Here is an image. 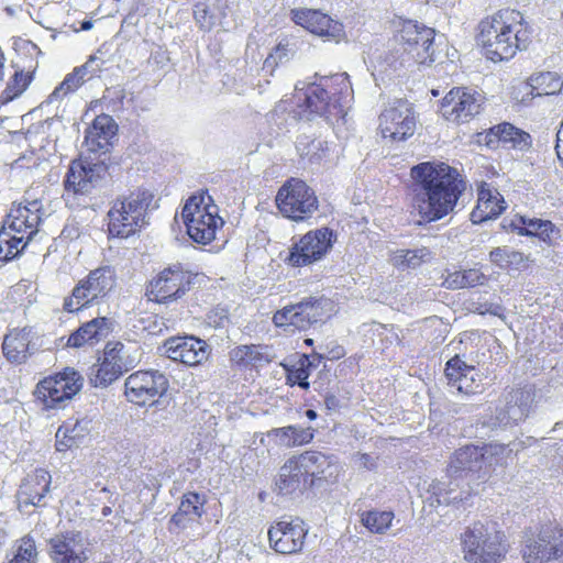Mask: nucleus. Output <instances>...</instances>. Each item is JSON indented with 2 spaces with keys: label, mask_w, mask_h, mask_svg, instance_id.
<instances>
[{
  "label": "nucleus",
  "mask_w": 563,
  "mask_h": 563,
  "mask_svg": "<svg viewBox=\"0 0 563 563\" xmlns=\"http://www.w3.org/2000/svg\"><path fill=\"white\" fill-rule=\"evenodd\" d=\"M410 175L411 205L426 222L438 221L451 213L466 187L461 174L444 163L418 164Z\"/></svg>",
  "instance_id": "obj_1"
},
{
  "label": "nucleus",
  "mask_w": 563,
  "mask_h": 563,
  "mask_svg": "<svg viewBox=\"0 0 563 563\" xmlns=\"http://www.w3.org/2000/svg\"><path fill=\"white\" fill-rule=\"evenodd\" d=\"M531 27L517 10H500L479 23L478 44L493 62L508 60L530 42Z\"/></svg>",
  "instance_id": "obj_2"
},
{
  "label": "nucleus",
  "mask_w": 563,
  "mask_h": 563,
  "mask_svg": "<svg viewBox=\"0 0 563 563\" xmlns=\"http://www.w3.org/2000/svg\"><path fill=\"white\" fill-rule=\"evenodd\" d=\"M305 89L303 103L298 106L300 119L313 120L320 117L331 125L344 122L353 93L346 74L324 77L320 84L299 81L295 86L297 93Z\"/></svg>",
  "instance_id": "obj_3"
},
{
  "label": "nucleus",
  "mask_w": 563,
  "mask_h": 563,
  "mask_svg": "<svg viewBox=\"0 0 563 563\" xmlns=\"http://www.w3.org/2000/svg\"><path fill=\"white\" fill-rule=\"evenodd\" d=\"M41 220L42 203L37 199L12 207L0 230V261L19 255L37 232Z\"/></svg>",
  "instance_id": "obj_4"
},
{
  "label": "nucleus",
  "mask_w": 563,
  "mask_h": 563,
  "mask_svg": "<svg viewBox=\"0 0 563 563\" xmlns=\"http://www.w3.org/2000/svg\"><path fill=\"white\" fill-rule=\"evenodd\" d=\"M464 558L471 563H498L508 552L503 531L494 526L474 523L462 536Z\"/></svg>",
  "instance_id": "obj_5"
},
{
  "label": "nucleus",
  "mask_w": 563,
  "mask_h": 563,
  "mask_svg": "<svg viewBox=\"0 0 563 563\" xmlns=\"http://www.w3.org/2000/svg\"><path fill=\"white\" fill-rule=\"evenodd\" d=\"M153 195L147 190H137L123 199H118L108 212L109 233L126 239L140 231L146 223V214Z\"/></svg>",
  "instance_id": "obj_6"
},
{
  "label": "nucleus",
  "mask_w": 563,
  "mask_h": 563,
  "mask_svg": "<svg viewBox=\"0 0 563 563\" xmlns=\"http://www.w3.org/2000/svg\"><path fill=\"white\" fill-rule=\"evenodd\" d=\"M181 218L188 235L200 244L212 242L217 230L224 223L218 214V207L211 203V197L203 194L191 196L186 201Z\"/></svg>",
  "instance_id": "obj_7"
},
{
  "label": "nucleus",
  "mask_w": 563,
  "mask_h": 563,
  "mask_svg": "<svg viewBox=\"0 0 563 563\" xmlns=\"http://www.w3.org/2000/svg\"><path fill=\"white\" fill-rule=\"evenodd\" d=\"M334 311L335 305L332 300L323 296L310 297L277 310L273 316V322L287 332L305 331Z\"/></svg>",
  "instance_id": "obj_8"
},
{
  "label": "nucleus",
  "mask_w": 563,
  "mask_h": 563,
  "mask_svg": "<svg viewBox=\"0 0 563 563\" xmlns=\"http://www.w3.org/2000/svg\"><path fill=\"white\" fill-rule=\"evenodd\" d=\"M526 563H548L563 556V527L550 522L538 532H526L521 550Z\"/></svg>",
  "instance_id": "obj_9"
},
{
  "label": "nucleus",
  "mask_w": 563,
  "mask_h": 563,
  "mask_svg": "<svg viewBox=\"0 0 563 563\" xmlns=\"http://www.w3.org/2000/svg\"><path fill=\"white\" fill-rule=\"evenodd\" d=\"M276 203L279 211L294 221L305 220L318 209L314 191L298 178L287 180L279 188Z\"/></svg>",
  "instance_id": "obj_10"
},
{
  "label": "nucleus",
  "mask_w": 563,
  "mask_h": 563,
  "mask_svg": "<svg viewBox=\"0 0 563 563\" xmlns=\"http://www.w3.org/2000/svg\"><path fill=\"white\" fill-rule=\"evenodd\" d=\"M84 385L82 376L71 367L41 380L35 389L36 397L46 408H58L77 395Z\"/></svg>",
  "instance_id": "obj_11"
},
{
  "label": "nucleus",
  "mask_w": 563,
  "mask_h": 563,
  "mask_svg": "<svg viewBox=\"0 0 563 563\" xmlns=\"http://www.w3.org/2000/svg\"><path fill=\"white\" fill-rule=\"evenodd\" d=\"M168 389L166 376L158 371H137L126 377L124 395L136 406L154 405Z\"/></svg>",
  "instance_id": "obj_12"
},
{
  "label": "nucleus",
  "mask_w": 563,
  "mask_h": 563,
  "mask_svg": "<svg viewBox=\"0 0 563 563\" xmlns=\"http://www.w3.org/2000/svg\"><path fill=\"white\" fill-rule=\"evenodd\" d=\"M415 130L416 118L408 101L395 100L379 115V131L384 139L404 141L413 135Z\"/></svg>",
  "instance_id": "obj_13"
},
{
  "label": "nucleus",
  "mask_w": 563,
  "mask_h": 563,
  "mask_svg": "<svg viewBox=\"0 0 563 563\" xmlns=\"http://www.w3.org/2000/svg\"><path fill=\"white\" fill-rule=\"evenodd\" d=\"M484 97L481 92L465 87H455L443 98L441 113L448 121L465 123L481 112Z\"/></svg>",
  "instance_id": "obj_14"
},
{
  "label": "nucleus",
  "mask_w": 563,
  "mask_h": 563,
  "mask_svg": "<svg viewBox=\"0 0 563 563\" xmlns=\"http://www.w3.org/2000/svg\"><path fill=\"white\" fill-rule=\"evenodd\" d=\"M333 231L321 228L306 233L290 250L288 262L291 266L310 265L324 257L333 244Z\"/></svg>",
  "instance_id": "obj_15"
},
{
  "label": "nucleus",
  "mask_w": 563,
  "mask_h": 563,
  "mask_svg": "<svg viewBox=\"0 0 563 563\" xmlns=\"http://www.w3.org/2000/svg\"><path fill=\"white\" fill-rule=\"evenodd\" d=\"M435 31L431 27L420 25L418 22L404 21L399 29V40L405 51L420 65L433 63V41Z\"/></svg>",
  "instance_id": "obj_16"
},
{
  "label": "nucleus",
  "mask_w": 563,
  "mask_h": 563,
  "mask_svg": "<svg viewBox=\"0 0 563 563\" xmlns=\"http://www.w3.org/2000/svg\"><path fill=\"white\" fill-rule=\"evenodd\" d=\"M49 544L53 563H87L92 555L91 543L81 532L56 534Z\"/></svg>",
  "instance_id": "obj_17"
},
{
  "label": "nucleus",
  "mask_w": 563,
  "mask_h": 563,
  "mask_svg": "<svg viewBox=\"0 0 563 563\" xmlns=\"http://www.w3.org/2000/svg\"><path fill=\"white\" fill-rule=\"evenodd\" d=\"M308 531L300 518L282 519L268 530L269 544L282 554L297 553L302 550Z\"/></svg>",
  "instance_id": "obj_18"
},
{
  "label": "nucleus",
  "mask_w": 563,
  "mask_h": 563,
  "mask_svg": "<svg viewBox=\"0 0 563 563\" xmlns=\"http://www.w3.org/2000/svg\"><path fill=\"white\" fill-rule=\"evenodd\" d=\"M478 446L471 445L459 449L449 464V476L455 479L465 478L468 482L485 478L488 475V466Z\"/></svg>",
  "instance_id": "obj_19"
},
{
  "label": "nucleus",
  "mask_w": 563,
  "mask_h": 563,
  "mask_svg": "<svg viewBox=\"0 0 563 563\" xmlns=\"http://www.w3.org/2000/svg\"><path fill=\"white\" fill-rule=\"evenodd\" d=\"M164 347L167 357L188 366L198 365L208 357L206 342L194 336L168 339Z\"/></svg>",
  "instance_id": "obj_20"
},
{
  "label": "nucleus",
  "mask_w": 563,
  "mask_h": 563,
  "mask_svg": "<svg viewBox=\"0 0 563 563\" xmlns=\"http://www.w3.org/2000/svg\"><path fill=\"white\" fill-rule=\"evenodd\" d=\"M292 20L309 32L338 41L343 35V25L329 15L311 9L292 10Z\"/></svg>",
  "instance_id": "obj_21"
},
{
  "label": "nucleus",
  "mask_w": 563,
  "mask_h": 563,
  "mask_svg": "<svg viewBox=\"0 0 563 563\" xmlns=\"http://www.w3.org/2000/svg\"><path fill=\"white\" fill-rule=\"evenodd\" d=\"M51 483L52 476L44 468H37L27 474L18 493L19 507L42 506V500L49 492Z\"/></svg>",
  "instance_id": "obj_22"
},
{
  "label": "nucleus",
  "mask_w": 563,
  "mask_h": 563,
  "mask_svg": "<svg viewBox=\"0 0 563 563\" xmlns=\"http://www.w3.org/2000/svg\"><path fill=\"white\" fill-rule=\"evenodd\" d=\"M297 151L311 166L331 164L340 155V146L336 143L322 139L302 137L297 142Z\"/></svg>",
  "instance_id": "obj_23"
},
{
  "label": "nucleus",
  "mask_w": 563,
  "mask_h": 563,
  "mask_svg": "<svg viewBox=\"0 0 563 563\" xmlns=\"http://www.w3.org/2000/svg\"><path fill=\"white\" fill-rule=\"evenodd\" d=\"M477 196V206L471 213L474 223L496 218L506 208L503 196L486 183L479 186Z\"/></svg>",
  "instance_id": "obj_24"
},
{
  "label": "nucleus",
  "mask_w": 563,
  "mask_h": 563,
  "mask_svg": "<svg viewBox=\"0 0 563 563\" xmlns=\"http://www.w3.org/2000/svg\"><path fill=\"white\" fill-rule=\"evenodd\" d=\"M117 124L110 115H98L90 128H88L85 136L84 145L89 152H107L110 140L114 136Z\"/></svg>",
  "instance_id": "obj_25"
},
{
  "label": "nucleus",
  "mask_w": 563,
  "mask_h": 563,
  "mask_svg": "<svg viewBox=\"0 0 563 563\" xmlns=\"http://www.w3.org/2000/svg\"><path fill=\"white\" fill-rule=\"evenodd\" d=\"M104 60L97 55L90 56V58L79 68H76L71 74L67 75L64 81L55 88L49 98L52 100L62 98L67 93L78 89L85 81V76L89 75L93 77L96 74L102 70Z\"/></svg>",
  "instance_id": "obj_26"
},
{
  "label": "nucleus",
  "mask_w": 563,
  "mask_h": 563,
  "mask_svg": "<svg viewBox=\"0 0 563 563\" xmlns=\"http://www.w3.org/2000/svg\"><path fill=\"white\" fill-rule=\"evenodd\" d=\"M32 330L27 328L12 330L4 336L2 350L8 361L21 364L31 355Z\"/></svg>",
  "instance_id": "obj_27"
},
{
  "label": "nucleus",
  "mask_w": 563,
  "mask_h": 563,
  "mask_svg": "<svg viewBox=\"0 0 563 563\" xmlns=\"http://www.w3.org/2000/svg\"><path fill=\"white\" fill-rule=\"evenodd\" d=\"M90 420L82 418L63 423L56 431V450L64 452L78 446L90 433Z\"/></svg>",
  "instance_id": "obj_28"
},
{
  "label": "nucleus",
  "mask_w": 563,
  "mask_h": 563,
  "mask_svg": "<svg viewBox=\"0 0 563 563\" xmlns=\"http://www.w3.org/2000/svg\"><path fill=\"white\" fill-rule=\"evenodd\" d=\"M267 435L279 446L294 448L310 443L314 430L311 427L287 426L272 429Z\"/></svg>",
  "instance_id": "obj_29"
},
{
  "label": "nucleus",
  "mask_w": 563,
  "mask_h": 563,
  "mask_svg": "<svg viewBox=\"0 0 563 563\" xmlns=\"http://www.w3.org/2000/svg\"><path fill=\"white\" fill-rule=\"evenodd\" d=\"M203 503V498L197 493L185 494L178 511L172 518V522L181 529L197 522L202 516Z\"/></svg>",
  "instance_id": "obj_30"
},
{
  "label": "nucleus",
  "mask_w": 563,
  "mask_h": 563,
  "mask_svg": "<svg viewBox=\"0 0 563 563\" xmlns=\"http://www.w3.org/2000/svg\"><path fill=\"white\" fill-rule=\"evenodd\" d=\"M109 332L108 321L106 318L93 319L76 332H74L67 341V345L71 347H80L85 344H93L106 338Z\"/></svg>",
  "instance_id": "obj_31"
},
{
  "label": "nucleus",
  "mask_w": 563,
  "mask_h": 563,
  "mask_svg": "<svg viewBox=\"0 0 563 563\" xmlns=\"http://www.w3.org/2000/svg\"><path fill=\"white\" fill-rule=\"evenodd\" d=\"M308 482L305 473L299 468L296 459L292 456L280 467L276 486L282 494H291L305 487Z\"/></svg>",
  "instance_id": "obj_32"
},
{
  "label": "nucleus",
  "mask_w": 563,
  "mask_h": 563,
  "mask_svg": "<svg viewBox=\"0 0 563 563\" xmlns=\"http://www.w3.org/2000/svg\"><path fill=\"white\" fill-rule=\"evenodd\" d=\"M104 294V287L101 284H78L73 289L71 296L65 299L64 308L69 312L78 311Z\"/></svg>",
  "instance_id": "obj_33"
},
{
  "label": "nucleus",
  "mask_w": 563,
  "mask_h": 563,
  "mask_svg": "<svg viewBox=\"0 0 563 563\" xmlns=\"http://www.w3.org/2000/svg\"><path fill=\"white\" fill-rule=\"evenodd\" d=\"M459 484H453L452 482L444 481H433L428 492L431 494V497L434 500L431 501V505L434 503L437 505H450L463 501L467 496H470V489H460Z\"/></svg>",
  "instance_id": "obj_34"
},
{
  "label": "nucleus",
  "mask_w": 563,
  "mask_h": 563,
  "mask_svg": "<svg viewBox=\"0 0 563 563\" xmlns=\"http://www.w3.org/2000/svg\"><path fill=\"white\" fill-rule=\"evenodd\" d=\"M294 457L310 484L312 477L323 475L327 468L331 466V459L317 451H308Z\"/></svg>",
  "instance_id": "obj_35"
},
{
  "label": "nucleus",
  "mask_w": 563,
  "mask_h": 563,
  "mask_svg": "<svg viewBox=\"0 0 563 563\" xmlns=\"http://www.w3.org/2000/svg\"><path fill=\"white\" fill-rule=\"evenodd\" d=\"M528 86L532 96H551L561 91L563 79L556 73L545 71L531 76Z\"/></svg>",
  "instance_id": "obj_36"
},
{
  "label": "nucleus",
  "mask_w": 563,
  "mask_h": 563,
  "mask_svg": "<svg viewBox=\"0 0 563 563\" xmlns=\"http://www.w3.org/2000/svg\"><path fill=\"white\" fill-rule=\"evenodd\" d=\"M486 144L494 146L496 143H512L514 145H527L529 134L519 131L510 123H501L490 129L486 135Z\"/></svg>",
  "instance_id": "obj_37"
},
{
  "label": "nucleus",
  "mask_w": 563,
  "mask_h": 563,
  "mask_svg": "<svg viewBox=\"0 0 563 563\" xmlns=\"http://www.w3.org/2000/svg\"><path fill=\"white\" fill-rule=\"evenodd\" d=\"M432 253L428 247H418L413 250H397L390 256V262L395 267L416 268L422 263L431 261Z\"/></svg>",
  "instance_id": "obj_38"
},
{
  "label": "nucleus",
  "mask_w": 563,
  "mask_h": 563,
  "mask_svg": "<svg viewBox=\"0 0 563 563\" xmlns=\"http://www.w3.org/2000/svg\"><path fill=\"white\" fill-rule=\"evenodd\" d=\"M520 397L516 396L517 400H529V395L525 393H519ZM529 415V408L527 402L520 405H509L507 411H500L495 418H490L489 421H485L484 424H487L489 428L495 429L498 427H506L510 421L519 422L527 418Z\"/></svg>",
  "instance_id": "obj_39"
},
{
  "label": "nucleus",
  "mask_w": 563,
  "mask_h": 563,
  "mask_svg": "<svg viewBox=\"0 0 563 563\" xmlns=\"http://www.w3.org/2000/svg\"><path fill=\"white\" fill-rule=\"evenodd\" d=\"M122 373L120 364L115 365L102 358L99 365L92 367L89 379L95 387H106L118 379Z\"/></svg>",
  "instance_id": "obj_40"
},
{
  "label": "nucleus",
  "mask_w": 563,
  "mask_h": 563,
  "mask_svg": "<svg viewBox=\"0 0 563 563\" xmlns=\"http://www.w3.org/2000/svg\"><path fill=\"white\" fill-rule=\"evenodd\" d=\"M231 358L240 365L258 366L268 362V357L260 345H242L231 352Z\"/></svg>",
  "instance_id": "obj_41"
},
{
  "label": "nucleus",
  "mask_w": 563,
  "mask_h": 563,
  "mask_svg": "<svg viewBox=\"0 0 563 563\" xmlns=\"http://www.w3.org/2000/svg\"><path fill=\"white\" fill-rule=\"evenodd\" d=\"M394 512L369 510L361 515L362 525L372 533L383 534L391 526Z\"/></svg>",
  "instance_id": "obj_42"
},
{
  "label": "nucleus",
  "mask_w": 563,
  "mask_h": 563,
  "mask_svg": "<svg viewBox=\"0 0 563 563\" xmlns=\"http://www.w3.org/2000/svg\"><path fill=\"white\" fill-rule=\"evenodd\" d=\"M65 188L74 194L90 192V185L87 183V174L85 165L81 163H73L65 179Z\"/></svg>",
  "instance_id": "obj_43"
},
{
  "label": "nucleus",
  "mask_w": 563,
  "mask_h": 563,
  "mask_svg": "<svg viewBox=\"0 0 563 563\" xmlns=\"http://www.w3.org/2000/svg\"><path fill=\"white\" fill-rule=\"evenodd\" d=\"M184 294L185 290L176 287V284H148L145 289L147 300L156 303L174 300Z\"/></svg>",
  "instance_id": "obj_44"
},
{
  "label": "nucleus",
  "mask_w": 563,
  "mask_h": 563,
  "mask_svg": "<svg viewBox=\"0 0 563 563\" xmlns=\"http://www.w3.org/2000/svg\"><path fill=\"white\" fill-rule=\"evenodd\" d=\"M519 222L523 225V228H518V233L521 235H537L545 241L550 239V234L553 231V224L549 220L520 217Z\"/></svg>",
  "instance_id": "obj_45"
},
{
  "label": "nucleus",
  "mask_w": 563,
  "mask_h": 563,
  "mask_svg": "<svg viewBox=\"0 0 563 563\" xmlns=\"http://www.w3.org/2000/svg\"><path fill=\"white\" fill-rule=\"evenodd\" d=\"M490 261L498 266L507 268L514 267L518 269L526 261L522 253L514 251L509 247H497L489 254Z\"/></svg>",
  "instance_id": "obj_46"
},
{
  "label": "nucleus",
  "mask_w": 563,
  "mask_h": 563,
  "mask_svg": "<svg viewBox=\"0 0 563 563\" xmlns=\"http://www.w3.org/2000/svg\"><path fill=\"white\" fill-rule=\"evenodd\" d=\"M484 454L485 464L488 466V473L497 464H505L510 457L512 450L505 444L492 443L479 448Z\"/></svg>",
  "instance_id": "obj_47"
},
{
  "label": "nucleus",
  "mask_w": 563,
  "mask_h": 563,
  "mask_svg": "<svg viewBox=\"0 0 563 563\" xmlns=\"http://www.w3.org/2000/svg\"><path fill=\"white\" fill-rule=\"evenodd\" d=\"M103 358L109 363L120 364L123 372L133 363L121 342H109L104 347Z\"/></svg>",
  "instance_id": "obj_48"
},
{
  "label": "nucleus",
  "mask_w": 563,
  "mask_h": 563,
  "mask_svg": "<svg viewBox=\"0 0 563 563\" xmlns=\"http://www.w3.org/2000/svg\"><path fill=\"white\" fill-rule=\"evenodd\" d=\"M31 81V74H24L22 70L15 71L14 76L9 80L7 88L2 92L4 101H11L20 95H22V92L29 87Z\"/></svg>",
  "instance_id": "obj_49"
},
{
  "label": "nucleus",
  "mask_w": 563,
  "mask_h": 563,
  "mask_svg": "<svg viewBox=\"0 0 563 563\" xmlns=\"http://www.w3.org/2000/svg\"><path fill=\"white\" fill-rule=\"evenodd\" d=\"M37 551L35 541L30 537H24L20 540L18 549L13 558L8 563H36Z\"/></svg>",
  "instance_id": "obj_50"
},
{
  "label": "nucleus",
  "mask_w": 563,
  "mask_h": 563,
  "mask_svg": "<svg viewBox=\"0 0 563 563\" xmlns=\"http://www.w3.org/2000/svg\"><path fill=\"white\" fill-rule=\"evenodd\" d=\"M199 276L198 273L184 269L180 264H173L159 272L157 282H191L192 279L200 282Z\"/></svg>",
  "instance_id": "obj_51"
},
{
  "label": "nucleus",
  "mask_w": 563,
  "mask_h": 563,
  "mask_svg": "<svg viewBox=\"0 0 563 563\" xmlns=\"http://www.w3.org/2000/svg\"><path fill=\"white\" fill-rule=\"evenodd\" d=\"M137 322L139 325L136 327L139 329L152 335L163 334L164 331L168 329L164 319L158 317L157 314L143 316L137 320Z\"/></svg>",
  "instance_id": "obj_52"
},
{
  "label": "nucleus",
  "mask_w": 563,
  "mask_h": 563,
  "mask_svg": "<svg viewBox=\"0 0 563 563\" xmlns=\"http://www.w3.org/2000/svg\"><path fill=\"white\" fill-rule=\"evenodd\" d=\"M473 368V366H468L463 360L460 358V356L456 355L448 361L445 367V376L450 380L463 382L466 379V372H470Z\"/></svg>",
  "instance_id": "obj_53"
},
{
  "label": "nucleus",
  "mask_w": 563,
  "mask_h": 563,
  "mask_svg": "<svg viewBox=\"0 0 563 563\" xmlns=\"http://www.w3.org/2000/svg\"><path fill=\"white\" fill-rule=\"evenodd\" d=\"M289 54H294L292 48L290 47V44L288 42L283 43L280 42L275 51L267 56L264 63V67H273L274 65H277L278 62H283L284 59H287Z\"/></svg>",
  "instance_id": "obj_54"
},
{
  "label": "nucleus",
  "mask_w": 563,
  "mask_h": 563,
  "mask_svg": "<svg viewBox=\"0 0 563 563\" xmlns=\"http://www.w3.org/2000/svg\"><path fill=\"white\" fill-rule=\"evenodd\" d=\"M309 371L308 366H306L303 363L300 367L296 368L295 371L290 372L287 376V380L290 385L297 384L302 389L309 388Z\"/></svg>",
  "instance_id": "obj_55"
},
{
  "label": "nucleus",
  "mask_w": 563,
  "mask_h": 563,
  "mask_svg": "<svg viewBox=\"0 0 563 563\" xmlns=\"http://www.w3.org/2000/svg\"><path fill=\"white\" fill-rule=\"evenodd\" d=\"M482 277L483 274L478 269L471 268L450 273L446 277V282L449 279H451V282H479Z\"/></svg>",
  "instance_id": "obj_56"
},
{
  "label": "nucleus",
  "mask_w": 563,
  "mask_h": 563,
  "mask_svg": "<svg viewBox=\"0 0 563 563\" xmlns=\"http://www.w3.org/2000/svg\"><path fill=\"white\" fill-rule=\"evenodd\" d=\"M85 170L87 174V183L90 185L91 190L103 177L107 168L103 164H87L85 165Z\"/></svg>",
  "instance_id": "obj_57"
},
{
  "label": "nucleus",
  "mask_w": 563,
  "mask_h": 563,
  "mask_svg": "<svg viewBox=\"0 0 563 563\" xmlns=\"http://www.w3.org/2000/svg\"><path fill=\"white\" fill-rule=\"evenodd\" d=\"M352 464L358 470L373 471L376 468V459L367 453H356L352 456Z\"/></svg>",
  "instance_id": "obj_58"
},
{
  "label": "nucleus",
  "mask_w": 563,
  "mask_h": 563,
  "mask_svg": "<svg viewBox=\"0 0 563 563\" xmlns=\"http://www.w3.org/2000/svg\"><path fill=\"white\" fill-rule=\"evenodd\" d=\"M115 277L114 271L111 266H102L92 271L87 282H107Z\"/></svg>",
  "instance_id": "obj_59"
},
{
  "label": "nucleus",
  "mask_w": 563,
  "mask_h": 563,
  "mask_svg": "<svg viewBox=\"0 0 563 563\" xmlns=\"http://www.w3.org/2000/svg\"><path fill=\"white\" fill-rule=\"evenodd\" d=\"M227 321L228 314L224 309H217L208 314V322L214 328L223 327Z\"/></svg>",
  "instance_id": "obj_60"
},
{
  "label": "nucleus",
  "mask_w": 563,
  "mask_h": 563,
  "mask_svg": "<svg viewBox=\"0 0 563 563\" xmlns=\"http://www.w3.org/2000/svg\"><path fill=\"white\" fill-rule=\"evenodd\" d=\"M195 19L203 29H209L211 26V18L208 16V12L205 5L196 7Z\"/></svg>",
  "instance_id": "obj_61"
},
{
  "label": "nucleus",
  "mask_w": 563,
  "mask_h": 563,
  "mask_svg": "<svg viewBox=\"0 0 563 563\" xmlns=\"http://www.w3.org/2000/svg\"><path fill=\"white\" fill-rule=\"evenodd\" d=\"M555 150H556L558 158H559L561 165L563 166V122L561 123V126L556 133Z\"/></svg>",
  "instance_id": "obj_62"
},
{
  "label": "nucleus",
  "mask_w": 563,
  "mask_h": 563,
  "mask_svg": "<svg viewBox=\"0 0 563 563\" xmlns=\"http://www.w3.org/2000/svg\"><path fill=\"white\" fill-rule=\"evenodd\" d=\"M92 27V22L91 21H84L81 23V26H80V30L81 31H88Z\"/></svg>",
  "instance_id": "obj_63"
},
{
  "label": "nucleus",
  "mask_w": 563,
  "mask_h": 563,
  "mask_svg": "<svg viewBox=\"0 0 563 563\" xmlns=\"http://www.w3.org/2000/svg\"><path fill=\"white\" fill-rule=\"evenodd\" d=\"M306 416H307L308 419L314 420L317 418V412L314 410H312V409H308L306 411Z\"/></svg>",
  "instance_id": "obj_64"
}]
</instances>
